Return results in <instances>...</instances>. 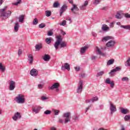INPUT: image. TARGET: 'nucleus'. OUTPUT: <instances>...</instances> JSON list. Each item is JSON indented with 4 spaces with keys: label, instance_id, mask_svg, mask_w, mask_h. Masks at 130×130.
<instances>
[{
    "label": "nucleus",
    "instance_id": "3",
    "mask_svg": "<svg viewBox=\"0 0 130 130\" xmlns=\"http://www.w3.org/2000/svg\"><path fill=\"white\" fill-rule=\"evenodd\" d=\"M56 41L54 45V46L56 49V50H57L58 49V46L60 45V43H61V41H62V38H61V36H57L56 37Z\"/></svg>",
    "mask_w": 130,
    "mask_h": 130
},
{
    "label": "nucleus",
    "instance_id": "51",
    "mask_svg": "<svg viewBox=\"0 0 130 130\" xmlns=\"http://www.w3.org/2000/svg\"><path fill=\"white\" fill-rule=\"evenodd\" d=\"M91 107H92V105H90L89 106H88L87 108H86L85 113H86V112L89 110V109H90V108Z\"/></svg>",
    "mask_w": 130,
    "mask_h": 130
},
{
    "label": "nucleus",
    "instance_id": "58",
    "mask_svg": "<svg viewBox=\"0 0 130 130\" xmlns=\"http://www.w3.org/2000/svg\"><path fill=\"white\" fill-rule=\"evenodd\" d=\"M121 130H125V128L123 125H121Z\"/></svg>",
    "mask_w": 130,
    "mask_h": 130
},
{
    "label": "nucleus",
    "instance_id": "56",
    "mask_svg": "<svg viewBox=\"0 0 130 130\" xmlns=\"http://www.w3.org/2000/svg\"><path fill=\"white\" fill-rule=\"evenodd\" d=\"M75 70L77 72H79L80 71V67H77L75 68Z\"/></svg>",
    "mask_w": 130,
    "mask_h": 130
},
{
    "label": "nucleus",
    "instance_id": "42",
    "mask_svg": "<svg viewBox=\"0 0 130 130\" xmlns=\"http://www.w3.org/2000/svg\"><path fill=\"white\" fill-rule=\"evenodd\" d=\"M129 61H130V58L129 57L128 58V59L127 60V61H126V63L127 64H125L126 67H130V62H129Z\"/></svg>",
    "mask_w": 130,
    "mask_h": 130
},
{
    "label": "nucleus",
    "instance_id": "50",
    "mask_svg": "<svg viewBox=\"0 0 130 130\" xmlns=\"http://www.w3.org/2000/svg\"><path fill=\"white\" fill-rule=\"evenodd\" d=\"M96 58H97V56H92L91 57V60H95Z\"/></svg>",
    "mask_w": 130,
    "mask_h": 130
},
{
    "label": "nucleus",
    "instance_id": "24",
    "mask_svg": "<svg viewBox=\"0 0 130 130\" xmlns=\"http://www.w3.org/2000/svg\"><path fill=\"white\" fill-rule=\"evenodd\" d=\"M87 49H88L87 46H84L82 47L80 50V53H81L82 54H83V53H85Z\"/></svg>",
    "mask_w": 130,
    "mask_h": 130
},
{
    "label": "nucleus",
    "instance_id": "57",
    "mask_svg": "<svg viewBox=\"0 0 130 130\" xmlns=\"http://www.w3.org/2000/svg\"><path fill=\"white\" fill-rule=\"evenodd\" d=\"M91 34L92 36H93V37H96V36H97V34H96V33L94 32H92Z\"/></svg>",
    "mask_w": 130,
    "mask_h": 130
},
{
    "label": "nucleus",
    "instance_id": "64",
    "mask_svg": "<svg viewBox=\"0 0 130 130\" xmlns=\"http://www.w3.org/2000/svg\"><path fill=\"white\" fill-rule=\"evenodd\" d=\"M3 3H4V0H0V6L3 5Z\"/></svg>",
    "mask_w": 130,
    "mask_h": 130
},
{
    "label": "nucleus",
    "instance_id": "60",
    "mask_svg": "<svg viewBox=\"0 0 130 130\" xmlns=\"http://www.w3.org/2000/svg\"><path fill=\"white\" fill-rule=\"evenodd\" d=\"M107 9V7H104L101 8V10H102L103 11H106Z\"/></svg>",
    "mask_w": 130,
    "mask_h": 130
},
{
    "label": "nucleus",
    "instance_id": "6",
    "mask_svg": "<svg viewBox=\"0 0 130 130\" xmlns=\"http://www.w3.org/2000/svg\"><path fill=\"white\" fill-rule=\"evenodd\" d=\"M110 113L112 115L116 111V107L111 102L110 103Z\"/></svg>",
    "mask_w": 130,
    "mask_h": 130
},
{
    "label": "nucleus",
    "instance_id": "16",
    "mask_svg": "<svg viewBox=\"0 0 130 130\" xmlns=\"http://www.w3.org/2000/svg\"><path fill=\"white\" fill-rule=\"evenodd\" d=\"M27 59L29 61V63L31 64L33 63V60L34 58L33 57V55L31 54H29L27 55Z\"/></svg>",
    "mask_w": 130,
    "mask_h": 130
},
{
    "label": "nucleus",
    "instance_id": "23",
    "mask_svg": "<svg viewBox=\"0 0 130 130\" xmlns=\"http://www.w3.org/2000/svg\"><path fill=\"white\" fill-rule=\"evenodd\" d=\"M25 16L24 15H20L19 17V23H24Z\"/></svg>",
    "mask_w": 130,
    "mask_h": 130
},
{
    "label": "nucleus",
    "instance_id": "29",
    "mask_svg": "<svg viewBox=\"0 0 130 130\" xmlns=\"http://www.w3.org/2000/svg\"><path fill=\"white\" fill-rule=\"evenodd\" d=\"M59 6H60V4H59V3H58L57 1L54 2L53 5V8H58Z\"/></svg>",
    "mask_w": 130,
    "mask_h": 130
},
{
    "label": "nucleus",
    "instance_id": "2",
    "mask_svg": "<svg viewBox=\"0 0 130 130\" xmlns=\"http://www.w3.org/2000/svg\"><path fill=\"white\" fill-rule=\"evenodd\" d=\"M63 117L64 119L63 120L61 118H59L58 120V122L59 123H64V124H66L68 122H71V113L70 112H67L63 114Z\"/></svg>",
    "mask_w": 130,
    "mask_h": 130
},
{
    "label": "nucleus",
    "instance_id": "1",
    "mask_svg": "<svg viewBox=\"0 0 130 130\" xmlns=\"http://www.w3.org/2000/svg\"><path fill=\"white\" fill-rule=\"evenodd\" d=\"M8 9V6H5L3 9H0V17L2 20H6L12 15V12L8 11L6 13Z\"/></svg>",
    "mask_w": 130,
    "mask_h": 130
},
{
    "label": "nucleus",
    "instance_id": "40",
    "mask_svg": "<svg viewBox=\"0 0 130 130\" xmlns=\"http://www.w3.org/2000/svg\"><path fill=\"white\" fill-rule=\"evenodd\" d=\"M46 26V25H45V23H41V24H39V27L40 29H42V28H44Z\"/></svg>",
    "mask_w": 130,
    "mask_h": 130
},
{
    "label": "nucleus",
    "instance_id": "20",
    "mask_svg": "<svg viewBox=\"0 0 130 130\" xmlns=\"http://www.w3.org/2000/svg\"><path fill=\"white\" fill-rule=\"evenodd\" d=\"M73 7L71 9V11L72 12V13H73V14H76V12H75V11H74V10H76V11H79V8H78V7H77V5L73 4Z\"/></svg>",
    "mask_w": 130,
    "mask_h": 130
},
{
    "label": "nucleus",
    "instance_id": "52",
    "mask_svg": "<svg viewBox=\"0 0 130 130\" xmlns=\"http://www.w3.org/2000/svg\"><path fill=\"white\" fill-rule=\"evenodd\" d=\"M18 56H20V55H21V54H22V50L19 49L18 50Z\"/></svg>",
    "mask_w": 130,
    "mask_h": 130
},
{
    "label": "nucleus",
    "instance_id": "53",
    "mask_svg": "<svg viewBox=\"0 0 130 130\" xmlns=\"http://www.w3.org/2000/svg\"><path fill=\"white\" fill-rule=\"evenodd\" d=\"M122 81L124 82V81H128V78L127 77H123L122 78Z\"/></svg>",
    "mask_w": 130,
    "mask_h": 130
},
{
    "label": "nucleus",
    "instance_id": "34",
    "mask_svg": "<svg viewBox=\"0 0 130 130\" xmlns=\"http://www.w3.org/2000/svg\"><path fill=\"white\" fill-rule=\"evenodd\" d=\"M124 119L125 121H128V120H130V115H126L125 116Z\"/></svg>",
    "mask_w": 130,
    "mask_h": 130
},
{
    "label": "nucleus",
    "instance_id": "46",
    "mask_svg": "<svg viewBox=\"0 0 130 130\" xmlns=\"http://www.w3.org/2000/svg\"><path fill=\"white\" fill-rule=\"evenodd\" d=\"M36 50H37L38 51L40 50V48H41V46L39 45H36Z\"/></svg>",
    "mask_w": 130,
    "mask_h": 130
},
{
    "label": "nucleus",
    "instance_id": "48",
    "mask_svg": "<svg viewBox=\"0 0 130 130\" xmlns=\"http://www.w3.org/2000/svg\"><path fill=\"white\" fill-rule=\"evenodd\" d=\"M48 36H52L53 35V32L51 31H49L47 33Z\"/></svg>",
    "mask_w": 130,
    "mask_h": 130
},
{
    "label": "nucleus",
    "instance_id": "36",
    "mask_svg": "<svg viewBox=\"0 0 130 130\" xmlns=\"http://www.w3.org/2000/svg\"><path fill=\"white\" fill-rule=\"evenodd\" d=\"M103 75H104V71H101L99 73H98L97 75H96V77H101V76H103Z\"/></svg>",
    "mask_w": 130,
    "mask_h": 130
},
{
    "label": "nucleus",
    "instance_id": "31",
    "mask_svg": "<svg viewBox=\"0 0 130 130\" xmlns=\"http://www.w3.org/2000/svg\"><path fill=\"white\" fill-rule=\"evenodd\" d=\"M121 28H123L126 30H130V25H121Z\"/></svg>",
    "mask_w": 130,
    "mask_h": 130
},
{
    "label": "nucleus",
    "instance_id": "38",
    "mask_svg": "<svg viewBox=\"0 0 130 130\" xmlns=\"http://www.w3.org/2000/svg\"><path fill=\"white\" fill-rule=\"evenodd\" d=\"M22 0H17V2L15 3H12L13 6H18L19 4H21Z\"/></svg>",
    "mask_w": 130,
    "mask_h": 130
},
{
    "label": "nucleus",
    "instance_id": "10",
    "mask_svg": "<svg viewBox=\"0 0 130 130\" xmlns=\"http://www.w3.org/2000/svg\"><path fill=\"white\" fill-rule=\"evenodd\" d=\"M120 71H121V67H117L115 69L111 70V72L109 73V75H113V73H116V72H119Z\"/></svg>",
    "mask_w": 130,
    "mask_h": 130
},
{
    "label": "nucleus",
    "instance_id": "13",
    "mask_svg": "<svg viewBox=\"0 0 130 130\" xmlns=\"http://www.w3.org/2000/svg\"><path fill=\"white\" fill-rule=\"evenodd\" d=\"M98 97L95 96L91 99L90 100H87L85 101V103H90V102H92L94 103V102L96 101H98Z\"/></svg>",
    "mask_w": 130,
    "mask_h": 130
},
{
    "label": "nucleus",
    "instance_id": "62",
    "mask_svg": "<svg viewBox=\"0 0 130 130\" xmlns=\"http://www.w3.org/2000/svg\"><path fill=\"white\" fill-rule=\"evenodd\" d=\"M114 24V23L111 22V23H110L109 26H110V27H113Z\"/></svg>",
    "mask_w": 130,
    "mask_h": 130
},
{
    "label": "nucleus",
    "instance_id": "45",
    "mask_svg": "<svg viewBox=\"0 0 130 130\" xmlns=\"http://www.w3.org/2000/svg\"><path fill=\"white\" fill-rule=\"evenodd\" d=\"M60 26H66L67 25V21L63 20L61 23L59 24Z\"/></svg>",
    "mask_w": 130,
    "mask_h": 130
},
{
    "label": "nucleus",
    "instance_id": "27",
    "mask_svg": "<svg viewBox=\"0 0 130 130\" xmlns=\"http://www.w3.org/2000/svg\"><path fill=\"white\" fill-rule=\"evenodd\" d=\"M114 63V59H111L109 60L107 63V66H110Z\"/></svg>",
    "mask_w": 130,
    "mask_h": 130
},
{
    "label": "nucleus",
    "instance_id": "17",
    "mask_svg": "<svg viewBox=\"0 0 130 130\" xmlns=\"http://www.w3.org/2000/svg\"><path fill=\"white\" fill-rule=\"evenodd\" d=\"M59 83L56 82L54 83L51 87H50L51 90H53V89H57V88H59Z\"/></svg>",
    "mask_w": 130,
    "mask_h": 130
},
{
    "label": "nucleus",
    "instance_id": "8",
    "mask_svg": "<svg viewBox=\"0 0 130 130\" xmlns=\"http://www.w3.org/2000/svg\"><path fill=\"white\" fill-rule=\"evenodd\" d=\"M67 9H68V6L66 4L63 5L61 7V8L59 10L60 17H61V16H62V14H63V13H64V12H66V11H67Z\"/></svg>",
    "mask_w": 130,
    "mask_h": 130
},
{
    "label": "nucleus",
    "instance_id": "59",
    "mask_svg": "<svg viewBox=\"0 0 130 130\" xmlns=\"http://www.w3.org/2000/svg\"><path fill=\"white\" fill-rule=\"evenodd\" d=\"M61 34L62 35H63V36L66 35V32H64L62 30H61Z\"/></svg>",
    "mask_w": 130,
    "mask_h": 130
},
{
    "label": "nucleus",
    "instance_id": "49",
    "mask_svg": "<svg viewBox=\"0 0 130 130\" xmlns=\"http://www.w3.org/2000/svg\"><path fill=\"white\" fill-rule=\"evenodd\" d=\"M124 16L125 18H127V19L130 18V14H128V13H125Z\"/></svg>",
    "mask_w": 130,
    "mask_h": 130
},
{
    "label": "nucleus",
    "instance_id": "39",
    "mask_svg": "<svg viewBox=\"0 0 130 130\" xmlns=\"http://www.w3.org/2000/svg\"><path fill=\"white\" fill-rule=\"evenodd\" d=\"M45 41L47 44H50V43H51V38H47Z\"/></svg>",
    "mask_w": 130,
    "mask_h": 130
},
{
    "label": "nucleus",
    "instance_id": "19",
    "mask_svg": "<svg viewBox=\"0 0 130 130\" xmlns=\"http://www.w3.org/2000/svg\"><path fill=\"white\" fill-rule=\"evenodd\" d=\"M19 27H20V25H19V23L16 22L14 25V31L18 32V31H19Z\"/></svg>",
    "mask_w": 130,
    "mask_h": 130
},
{
    "label": "nucleus",
    "instance_id": "25",
    "mask_svg": "<svg viewBox=\"0 0 130 130\" xmlns=\"http://www.w3.org/2000/svg\"><path fill=\"white\" fill-rule=\"evenodd\" d=\"M43 58L45 61H48L50 59V56L48 54H45Z\"/></svg>",
    "mask_w": 130,
    "mask_h": 130
},
{
    "label": "nucleus",
    "instance_id": "11",
    "mask_svg": "<svg viewBox=\"0 0 130 130\" xmlns=\"http://www.w3.org/2000/svg\"><path fill=\"white\" fill-rule=\"evenodd\" d=\"M115 44V41L114 40H110L107 44V47H113Z\"/></svg>",
    "mask_w": 130,
    "mask_h": 130
},
{
    "label": "nucleus",
    "instance_id": "21",
    "mask_svg": "<svg viewBox=\"0 0 130 130\" xmlns=\"http://www.w3.org/2000/svg\"><path fill=\"white\" fill-rule=\"evenodd\" d=\"M96 51L98 52V54H100V55H102V56H105V53H102L101 52V50H100V49L98 47H96Z\"/></svg>",
    "mask_w": 130,
    "mask_h": 130
},
{
    "label": "nucleus",
    "instance_id": "9",
    "mask_svg": "<svg viewBox=\"0 0 130 130\" xmlns=\"http://www.w3.org/2000/svg\"><path fill=\"white\" fill-rule=\"evenodd\" d=\"M62 71H70L71 70V68L70 67V64L68 63H65L64 65H62L61 68Z\"/></svg>",
    "mask_w": 130,
    "mask_h": 130
},
{
    "label": "nucleus",
    "instance_id": "43",
    "mask_svg": "<svg viewBox=\"0 0 130 130\" xmlns=\"http://www.w3.org/2000/svg\"><path fill=\"white\" fill-rule=\"evenodd\" d=\"M53 111L54 112L55 115H58V114H59V110H53Z\"/></svg>",
    "mask_w": 130,
    "mask_h": 130
},
{
    "label": "nucleus",
    "instance_id": "22",
    "mask_svg": "<svg viewBox=\"0 0 130 130\" xmlns=\"http://www.w3.org/2000/svg\"><path fill=\"white\" fill-rule=\"evenodd\" d=\"M120 110L121 113H122L123 114H127V113H128V110L124 109L123 108H121Z\"/></svg>",
    "mask_w": 130,
    "mask_h": 130
},
{
    "label": "nucleus",
    "instance_id": "26",
    "mask_svg": "<svg viewBox=\"0 0 130 130\" xmlns=\"http://www.w3.org/2000/svg\"><path fill=\"white\" fill-rule=\"evenodd\" d=\"M114 38L111 36H107L104 37L103 38V41H108V40H109L110 39H114Z\"/></svg>",
    "mask_w": 130,
    "mask_h": 130
},
{
    "label": "nucleus",
    "instance_id": "41",
    "mask_svg": "<svg viewBox=\"0 0 130 130\" xmlns=\"http://www.w3.org/2000/svg\"><path fill=\"white\" fill-rule=\"evenodd\" d=\"M105 82L106 84H109V85H110V83L111 82V81H110V78H107Z\"/></svg>",
    "mask_w": 130,
    "mask_h": 130
},
{
    "label": "nucleus",
    "instance_id": "18",
    "mask_svg": "<svg viewBox=\"0 0 130 130\" xmlns=\"http://www.w3.org/2000/svg\"><path fill=\"white\" fill-rule=\"evenodd\" d=\"M14 120H17L18 118H21V114L19 112H17L15 114L14 116L12 117Z\"/></svg>",
    "mask_w": 130,
    "mask_h": 130
},
{
    "label": "nucleus",
    "instance_id": "4",
    "mask_svg": "<svg viewBox=\"0 0 130 130\" xmlns=\"http://www.w3.org/2000/svg\"><path fill=\"white\" fill-rule=\"evenodd\" d=\"M24 97L25 96L23 94H18V96L16 98V102L20 104H23V103H25V98H24Z\"/></svg>",
    "mask_w": 130,
    "mask_h": 130
},
{
    "label": "nucleus",
    "instance_id": "30",
    "mask_svg": "<svg viewBox=\"0 0 130 130\" xmlns=\"http://www.w3.org/2000/svg\"><path fill=\"white\" fill-rule=\"evenodd\" d=\"M45 15L46 17H50L51 16V11L47 10L45 11Z\"/></svg>",
    "mask_w": 130,
    "mask_h": 130
},
{
    "label": "nucleus",
    "instance_id": "33",
    "mask_svg": "<svg viewBox=\"0 0 130 130\" xmlns=\"http://www.w3.org/2000/svg\"><path fill=\"white\" fill-rule=\"evenodd\" d=\"M102 1V0H94L93 5H94V6H97V5H99V4L101 3Z\"/></svg>",
    "mask_w": 130,
    "mask_h": 130
},
{
    "label": "nucleus",
    "instance_id": "35",
    "mask_svg": "<svg viewBox=\"0 0 130 130\" xmlns=\"http://www.w3.org/2000/svg\"><path fill=\"white\" fill-rule=\"evenodd\" d=\"M39 107L34 108L32 109V112H35V113H38L39 112Z\"/></svg>",
    "mask_w": 130,
    "mask_h": 130
},
{
    "label": "nucleus",
    "instance_id": "61",
    "mask_svg": "<svg viewBox=\"0 0 130 130\" xmlns=\"http://www.w3.org/2000/svg\"><path fill=\"white\" fill-rule=\"evenodd\" d=\"M38 88H39V89H42V84H39Z\"/></svg>",
    "mask_w": 130,
    "mask_h": 130
},
{
    "label": "nucleus",
    "instance_id": "7",
    "mask_svg": "<svg viewBox=\"0 0 130 130\" xmlns=\"http://www.w3.org/2000/svg\"><path fill=\"white\" fill-rule=\"evenodd\" d=\"M16 87V82L14 81H11L9 82V90L10 91H13L15 89Z\"/></svg>",
    "mask_w": 130,
    "mask_h": 130
},
{
    "label": "nucleus",
    "instance_id": "14",
    "mask_svg": "<svg viewBox=\"0 0 130 130\" xmlns=\"http://www.w3.org/2000/svg\"><path fill=\"white\" fill-rule=\"evenodd\" d=\"M88 4L89 2L87 1H85L84 4L80 7V10H81V11H84L86 10V7H87V6H88Z\"/></svg>",
    "mask_w": 130,
    "mask_h": 130
},
{
    "label": "nucleus",
    "instance_id": "55",
    "mask_svg": "<svg viewBox=\"0 0 130 130\" xmlns=\"http://www.w3.org/2000/svg\"><path fill=\"white\" fill-rule=\"evenodd\" d=\"M110 85H111V88H113L114 87V83L113 81H111V82L110 83Z\"/></svg>",
    "mask_w": 130,
    "mask_h": 130
},
{
    "label": "nucleus",
    "instance_id": "54",
    "mask_svg": "<svg viewBox=\"0 0 130 130\" xmlns=\"http://www.w3.org/2000/svg\"><path fill=\"white\" fill-rule=\"evenodd\" d=\"M47 99H48V98H46L44 96L41 97V100H43V101H44V100H47Z\"/></svg>",
    "mask_w": 130,
    "mask_h": 130
},
{
    "label": "nucleus",
    "instance_id": "28",
    "mask_svg": "<svg viewBox=\"0 0 130 130\" xmlns=\"http://www.w3.org/2000/svg\"><path fill=\"white\" fill-rule=\"evenodd\" d=\"M60 48H63V47H67V43L66 42L61 41L60 44Z\"/></svg>",
    "mask_w": 130,
    "mask_h": 130
},
{
    "label": "nucleus",
    "instance_id": "12",
    "mask_svg": "<svg viewBox=\"0 0 130 130\" xmlns=\"http://www.w3.org/2000/svg\"><path fill=\"white\" fill-rule=\"evenodd\" d=\"M30 75L32 76V77H37L38 75V71L35 69H32L30 71Z\"/></svg>",
    "mask_w": 130,
    "mask_h": 130
},
{
    "label": "nucleus",
    "instance_id": "32",
    "mask_svg": "<svg viewBox=\"0 0 130 130\" xmlns=\"http://www.w3.org/2000/svg\"><path fill=\"white\" fill-rule=\"evenodd\" d=\"M0 70H1L2 73H4V72L6 71V67L3 66V64H2V63H0Z\"/></svg>",
    "mask_w": 130,
    "mask_h": 130
},
{
    "label": "nucleus",
    "instance_id": "47",
    "mask_svg": "<svg viewBox=\"0 0 130 130\" xmlns=\"http://www.w3.org/2000/svg\"><path fill=\"white\" fill-rule=\"evenodd\" d=\"M51 114V111H50V110H47L44 112V114H46V115H48V114Z\"/></svg>",
    "mask_w": 130,
    "mask_h": 130
},
{
    "label": "nucleus",
    "instance_id": "44",
    "mask_svg": "<svg viewBox=\"0 0 130 130\" xmlns=\"http://www.w3.org/2000/svg\"><path fill=\"white\" fill-rule=\"evenodd\" d=\"M116 19H120L121 18V14L119 13H117L115 16Z\"/></svg>",
    "mask_w": 130,
    "mask_h": 130
},
{
    "label": "nucleus",
    "instance_id": "63",
    "mask_svg": "<svg viewBox=\"0 0 130 130\" xmlns=\"http://www.w3.org/2000/svg\"><path fill=\"white\" fill-rule=\"evenodd\" d=\"M50 130H56V128L55 127H52L50 128Z\"/></svg>",
    "mask_w": 130,
    "mask_h": 130
},
{
    "label": "nucleus",
    "instance_id": "37",
    "mask_svg": "<svg viewBox=\"0 0 130 130\" xmlns=\"http://www.w3.org/2000/svg\"><path fill=\"white\" fill-rule=\"evenodd\" d=\"M38 24V19L35 18L32 22V25H37Z\"/></svg>",
    "mask_w": 130,
    "mask_h": 130
},
{
    "label": "nucleus",
    "instance_id": "5",
    "mask_svg": "<svg viewBox=\"0 0 130 130\" xmlns=\"http://www.w3.org/2000/svg\"><path fill=\"white\" fill-rule=\"evenodd\" d=\"M83 80H80L77 86V93H79V94H81V93H82L83 91Z\"/></svg>",
    "mask_w": 130,
    "mask_h": 130
},
{
    "label": "nucleus",
    "instance_id": "15",
    "mask_svg": "<svg viewBox=\"0 0 130 130\" xmlns=\"http://www.w3.org/2000/svg\"><path fill=\"white\" fill-rule=\"evenodd\" d=\"M109 27L107 26L106 24H103L102 26V30L104 32H107V31H109Z\"/></svg>",
    "mask_w": 130,
    "mask_h": 130
}]
</instances>
